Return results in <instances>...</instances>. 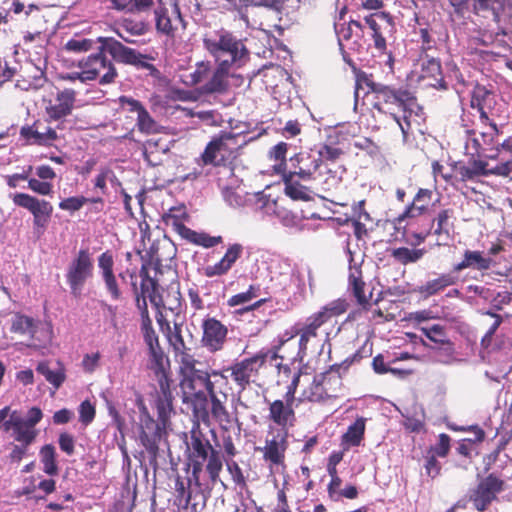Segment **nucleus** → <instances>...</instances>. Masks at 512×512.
I'll list each match as a JSON object with an SVG mask.
<instances>
[{
    "label": "nucleus",
    "mask_w": 512,
    "mask_h": 512,
    "mask_svg": "<svg viewBox=\"0 0 512 512\" xmlns=\"http://www.w3.org/2000/svg\"><path fill=\"white\" fill-rule=\"evenodd\" d=\"M155 29L157 33L174 39L186 30V22L182 17L178 4L172 7H159L154 10Z\"/></svg>",
    "instance_id": "9d476101"
},
{
    "label": "nucleus",
    "mask_w": 512,
    "mask_h": 512,
    "mask_svg": "<svg viewBox=\"0 0 512 512\" xmlns=\"http://www.w3.org/2000/svg\"><path fill=\"white\" fill-rule=\"evenodd\" d=\"M203 45L217 64L227 61V65L239 68L249 56L243 41L225 29L207 32L203 37Z\"/></svg>",
    "instance_id": "f03ea898"
},
{
    "label": "nucleus",
    "mask_w": 512,
    "mask_h": 512,
    "mask_svg": "<svg viewBox=\"0 0 512 512\" xmlns=\"http://www.w3.org/2000/svg\"><path fill=\"white\" fill-rule=\"evenodd\" d=\"M36 370L55 388H59L65 380L64 369L61 367L53 370L47 363L42 362L38 364Z\"/></svg>",
    "instance_id": "09e8293b"
},
{
    "label": "nucleus",
    "mask_w": 512,
    "mask_h": 512,
    "mask_svg": "<svg viewBox=\"0 0 512 512\" xmlns=\"http://www.w3.org/2000/svg\"><path fill=\"white\" fill-rule=\"evenodd\" d=\"M406 61V48L402 41L401 43H398V48L396 50L388 53L387 64L389 65L390 71L394 73L395 67L397 66L398 70L401 69L405 65Z\"/></svg>",
    "instance_id": "4d7b16f0"
},
{
    "label": "nucleus",
    "mask_w": 512,
    "mask_h": 512,
    "mask_svg": "<svg viewBox=\"0 0 512 512\" xmlns=\"http://www.w3.org/2000/svg\"><path fill=\"white\" fill-rule=\"evenodd\" d=\"M40 461L43 464V471L54 476L58 473V466L56 464V451L55 447L51 444L44 445L40 452Z\"/></svg>",
    "instance_id": "c03bdc74"
},
{
    "label": "nucleus",
    "mask_w": 512,
    "mask_h": 512,
    "mask_svg": "<svg viewBox=\"0 0 512 512\" xmlns=\"http://www.w3.org/2000/svg\"><path fill=\"white\" fill-rule=\"evenodd\" d=\"M304 379L307 380V385L302 391L301 399L311 402H319L333 396L330 385L340 381L338 376L324 373L317 374L311 379L306 375Z\"/></svg>",
    "instance_id": "6ab92c4d"
},
{
    "label": "nucleus",
    "mask_w": 512,
    "mask_h": 512,
    "mask_svg": "<svg viewBox=\"0 0 512 512\" xmlns=\"http://www.w3.org/2000/svg\"><path fill=\"white\" fill-rule=\"evenodd\" d=\"M188 348L183 349V351H176L175 355L178 358L180 364V373L182 376L191 374L197 370H200L196 367L198 362L194 359V357L188 352Z\"/></svg>",
    "instance_id": "6e6d98bb"
},
{
    "label": "nucleus",
    "mask_w": 512,
    "mask_h": 512,
    "mask_svg": "<svg viewBox=\"0 0 512 512\" xmlns=\"http://www.w3.org/2000/svg\"><path fill=\"white\" fill-rule=\"evenodd\" d=\"M75 102V91L64 89L56 94L54 100H49L45 111L51 120H59L72 112Z\"/></svg>",
    "instance_id": "a878e982"
},
{
    "label": "nucleus",
    "mask_w": 512,
    "mask_h": 512,
    "mask_svg": "<svg viewBox=\"0 0 512 512\" xmlns=\"http://www.w3.org/2000/svg\"><path fill=\"white\" fill-rule=\"evenodd\" d=\"M93 261L86 249H81L76 258L72 260L67 270V282L71 293L79 296L82 292L84 283L92 276Z\"/></svg>",
    "instance_id": "9b49d317"
},
{
    "label": "nucleus",
    "mask_w": 512,
    "mask_h": 512,
    "mask_svg": "<svg viewBox=\"0 0 512 512\" xmlns=\"http://www.w3.org/2000/svg\"><path fill=\"white\" fill-rule=\"evenodd\" d=\"M203 345L211 352L222 349L227 336V328L215 318H207L202 324Z\"/></svg>",
    "instance_id": "4be33fe9"
},
{
    "label": "nucleus",
    "mask_w": 512,
    "mask_h": 512,
    "mask_svg": "<svg viewBox=\"0 0 512 512\" xmlns=\"http://www.w3.org/2000/svg\"><path fill=\"white\" fill-rule=\"evenodd\" d=\"M355 106L357 109L362 101V106L372 112L374 118L382 116L383 103H384V87L381 84L375 83L367 76L359 77L356 81L354 92Z\"/></svg>",
    "instance_id": "39448f33"
},
{
    "label": "nucleus",
    "mask_w": 512,
    "mask_h": 512,
    "mask_svg": "<svg viewBox=\"0 0 512 512\" xmlns=\"http://www.w3.org/2000/svg\"><path fill=\"white\" fill-rule=\"evenodd\" d=\"M450 437L449 435L442 433L439 435L438 443L432 447L433 455L439 457H446L450 450Z\"/></svg>",
    "instance_id": "338daca9"
},
{
    "label": "nucleus",
    "mask_w": 512,
    "mask_h": 512,
    "mask_svg": "<svg viewBox=\"0 0 512 512\" xmlns=\"http://www.w3.org/2000/svg\"><path fill=\"white\" fill-rule=\"evenodd\" d=\"M20 135L28 144L39 146H50L59 138L55 128L43 126L39 122L30 126H23Z\"/></svg>",
    "instance_id": "b1692460"
},
{
    "label": "nucleus",
    "mask_w": 512,
    "mask_h": 512,
    "mask_svg": "<svg viewBox=\"0 0 512 512\" xmlns=\"http://www.w3.org/2000/svg\"><path fill=\"white\" fill-rule=\"evenodd\" d=\"M386 102L396 104L403 111L402 118L404 119L407 128L410 124L408 121L409 116L417 107L416 97L406 88L395 89L391 86H386Z\"/></svg>",
    "instance_id": "c756f323"
},
{
    "label": "nucleus",
    "mask_w": 512,
    "mask_h": 512,
    "mask_svg": "<svg viewBox=\"0 0 512 512\" xmlns=\"http://www.w3.org/2000/svg\"><path fill=\"white\" fill-rule=\"evenodd\" d=\"M158 323L174 352L187 348L182 335L183 325L181 323H174L171 326L168 321L163 319H158Z\"/></svg>",
    "instance_id": "4c0bfd02"
},
{
    "label": "nucleus",
    "mask_w": 512,
    "mask_h": 512,
    "mask_svg": "<svg viewBox=\"0 0 512 512\" xmlns=\"http://www.w3.org/2000/svg\"><path fill=\"white\" fill-rule=\"evenodd\" d=\"M16 206L28 210L33 215L34 225L44 227L53 212V206L44 199H38L26 193H16L13 198Z\"/></svg>",
    "instance_id": "a211bd4d"
},
{
    "label": "nucleus",
    "mask_w": 512,
    "mask_h": 512,
    "mask_svg": "<svg viewBox=\"0 0 512 512\" xmlns=\"http://www.w3.org/2000/svg\"><path fill=\"white\" fill-rule=\"evenodd\" d=\"M243 251L244 247L239 243L229 245L224 256L217 263L204 268L205 276L216 277L227 274L236 261L242 256Z\"/></svg>",
    "instance_id": "c85d7f7f"
},
{
    "label": "nucleus",
    "mask_w": 512,
    "mask_h": 512,
    "mask_svg": "<svg viewBox=\"0 0 512 512\" xmlns=\"http://www.w3.org/2000/svg\"><path fill=\"white\" fill-rule=\"evenodd\" d=\"M113 9L130 14H142L149 12L155 0H110Z\"/></svg>",
    "instance_id": "c9c22d12"
},
{
    "label": "nucleus",
    "mask_w": 512,
    "mask_h": 512,
    "mask_svg": "<svg viewBox=\"0 0 512 512\" xmlns=\"http://www.w3.org/2000/svg\"><path fill=\"white\" fill-rule=\"evenodd\" d=\"M211 400V413L213 417L220 423H229L230 415L225 407L227 395H209Z\"/></svg>",
    "instance_id": "49530a36"
},
{
    "label": "nucleus",
    "mask_w": 512,
    "mask_h": 512,
    "mask_svg": "<svg viewBox=\"0 0 512 512\" xmlns=\"http://www.w3.org/2000/svg\"><path fill=\"white\" fill-rule=\"evenodd\" d=\"M165 432V424L151 418L148 414L141 415L140 435L141 444L151 456V462L156 461L159 450V442Z\"/></svg>",
    "instance_id": "4468645a"
},
{
    "label": "nucleus",
    "mask_w": 512,
    "mask_h": 512,
    "mask_svg": "<svg viewBox=\"0 0 512 512\" xmlns=\"http://www.w3.org/2000/svg\"><path fill=\"white\" fill-rule=\"evenodd\" d=\"M279 2L277 0H239L236 4V10L240 19L249 25L248 8L249 7H265L268 9H277Z\"/></svg>",
    "instance_id": "79ce46f5"
},
{
    "label": "nucleus",
    "mask_w": 512,
    "mask_h": 512,
    "mask_svg": "<svg viewBox=\"0 0 512 512\" xmlns=\"http://www.w3.org/2000/svg\"><path fill=\"white\" fill-rule=\"evenodd\" d=\"M146 346L148 348L149 368L153 370L159 378L160 389L164 397L168 399L170 396L169 382L166 375V368L169 365L168 357L164 353L159 342H155Z\"/></svg>",
    "instance_id": "412c9836"
},
{
    "label": "nucleus",
    "mask_w": 512,
    "mask_h": 512,
    "mask_svg": "<svg viewBox=\"0 0 512 512\" xmlns=\"http://www.w3.org/2000/svg\"><path fill=\"white\" fill-rule=\"evenodd\" d=\"M209 373L197 370L191 374L182 376L180 388L183 393V401L191 403L196 416H206Z\"/></svg>",
    "instance_id": "7ed1b4c3"
},
{
    "label": "nucleus",
    "mask_w": 512,
    "mask_h": 512,
    "mask_svg": "<svg viewBox=\"0 0 512 512\" xmlns=\"http://www.w3.org/2000/svg\"><path fill=\"white\" fill-rule=\"evenodd\" d=\"M364 24L359 21H351L350 25L362 29L366 34L374 40L375 47L384 49V38L382 36V28L384 25V11L367 13L363 17Z\"/></svg>",
    "instance_id": "393cba45"
},
{
    "label": "nucleus",
    "mask_w": 512,
    "mask_h": 512,
    "mask_svg": "<svg viewBox=\"0 0 512 512\" xmlns=\"http://www.w3.org/2000/svg\"><path fill=\"white\" fill-rule=\"evenodd\" d=\"M300 382L301 375H295L286 392V401L275 400L269 404L268 418L278 426V429L275 431H285L288 433V429L294 425L295 412L292 408V403L294 401L296 388Z\"/></svg>",
    "instance_id": "423d86ee"
},
{
    "label": "nucleus",
    "mask_w": 512,
    "mask_h": 512,
    "mask_svg": "<svg viewBox=\"0 0 512 512\" xmlns=\"http://www.w3.org/2000/svg\"><path fill=\"white\" fill-rule=\"evenodd\" d=\"M100 353H88L85 354L82 360V368L86 373H93L99 366Z\"/></svg>",
    "instance_id": "774afa93"
},
{
    "label": "nucleus",
    "mask_w": 512,
    "mask_h": 512,
    "mask_svg": "<svg viewBox=\"0 0 512 512\" xmlns=\"http://www.w3.org/2000/svg\"><path fill=\"white\" fill-rule=\"evenodd\" d=\"M288 145L285 142H280L273 146L269 151V158L275 163L272 168L276 174H284L286 170V153Z\"/></svg>",
    "instance_id": "a18cd8bd"
},
{
    "label": "nucleus",
    "mask_w": 512,
    "mask_h": 512,
    "mask_svg": "<svg viewBox=\"0 0 512 512\" xmlns=\"http://www.w3.org/2000/svg\"><path fill=\"white\" fill-rule=\"evenodd\" d=\"M267 356V353H257L250 358H245L233 363L231 366L225 368V371L230 374V377L239 390L243 391L258 375L259 369L266 362Z\"/></svg>",
    "instance_id": "6e6552de"
},
{
    "label": "nucleus",
    "mask_w": 512,
    "mask_h": 512,
    "mask_svg": "<svg viewBox=\"0 0 512 512\" xmlns=\"http://www.w3.org/2000/svg\"><path fill=\"white\" fill-rule=\"evenodd\" d=\"M457 173L461 181L474 180L479 176L490 175L488 163L483 160H473L469 166H460L457 168Z\"/></svg>",
    "instance_id": "ea45409f"
},
{
    "label": "nucleus",
    "mask_w": 512,
    "mask_h": 512,
    "mask_svg": "<svg viewBox=\"0 0 512 512\" xmlns=\"http://www.w3.org/2000/svg\"><path fill=\"white\" fill-rule=\"evenodd\" d=\"M210 76V64L209 62H199L197 63L195 70L191 72L187 76L186 83H189L191 85H196L201 82H203L205 79H207Z\"/></svg>",
    "instance_id": "052dcab7"
},
{
    "label": "nucleus",
    "mask_w": 512,
    "mask_h": 512,
    "mask_svg": "<svg viewBox=\"0 0 512 512\" xmlns=\"http://www.w3.org/2000/svg\"><path fill=\"white\" fill-rule=\"evenodd\" d=\"M95 43L93 39L76 36L68 40L64 48L73 53H85L92 50Z\"/></svg>",
    "instance_id": "5fc2aeb1"
},
{
    "label": "nucleus",
    "mask_w": 512,
    "mask_h": 512,
    "mask_svg": "<svg viewBox=\"0 0 512 512\" xmlns=\"http://www.w3.org/2000/svg\"><path fill=\"white\" fill-rule=\"evenodd\" d=\"M137 126L139 131L146 134H153L159 130L158 124L145 108L137 114Z\"/></svg>",
    "instance_id": "13d9d810"
},
{
    "label": "nucleus",
    "mask_w": 512,
    "mask_h": 512,
    "mask_svg": "<svg viewBox=\"0 0 512 512\" xmlns=\"http://www.w3.org/2000/svg\"><path fill=\"white\" fill-rule=\"evenodd\" d=\"M348 303L345 299H336L321 308L320 311L308 317L316 325L321 327L323 324L344 314L348 309Z\"/></svg>",
    "instance_id": "473e14b6"
},
{
    "label": "nucleus",
    "mask_w": 512,
    "mask_h": 512,
    "mask_svg": "<svg viewBox=\"0 0 512 512\" xmlns=\"http://www.w3.org/2000/svg\"><path fill=\"white\" fill-rule=\"evenodd\" d=\"M234 136L230 133H225L214 138L208 143L204 152L201 154L202 162L205 165H219L223 162L230 152L229 143L234 140Z\"/></svg>",
    "instance_id": "5701e85b"
},
{
    "label": "nucleus",
    "mask_w": 512,
    "mask_h": 512,
    "mask_svg": "<svg viewBox=\"0 0 512 512\" xmlns=\"http://www.w3.org/2000/svg\"><path fill=\"white\" fill-rule=\"evenodd\" d=\"M187 217L186 207L183 205L170 208L162 216L165 225L171 227L181 237L185 233V230L189 229L184 225V221Z\"/></svg>",
    "instance_id": "e433bc0d"
},
{
    "label": "nucleus",
    "mask_w": 512,
    "mask_h": 512,
    "mask_svg": "<svg viewBox=\"0 0 512 512\" xmlns=\"http://www.w3.org/2000/svg\"><path fill=\"white\" fill-rule=\"evenodd\" d=\"M346 254L349 262L348 289L352 292L357 302L361 305L372 300V292L366 295L365 283L362 280L361 266L364 261V253L360 249L352 250L350 244H347Z\"/></svg>",
    "instance_id": "1a4fd4ad"
},
{
    "label": "nucleus",
    "mask_w": 512,
    "mask_h": 512,
    "mask_svg": "<svg viewBox=\"0 0 512 512\" xmlns=\"http://www.w3.org/2000/svg\"><path fill=\"white\" fill-rule=\"evenodd\" d=\"M493 264L494 261L489 257H485L481 251L465 250L462 261L453 266V272L458 273L468 268L486 271Z\"/></svg>",
    "instance_id": "7c9ffc66"
},
{
    "label": "nucleus",
    "mask_w": 512,
    "mask_h": 512,
    "mask_svg": "<svg viewBox=\"0 0 512 512\" xmlns=\"http://www.w3.org/2000/svg\"><path fill=\"white\" fill-rule=\"evenodd\" d=\"M190 459L207 461L206 471L212 483H216L222 470V459L220 452L215 450L210 442L199 434L191 436Z\"/></svg>",
    "instance_id": "0eeeda50"
},
{
    "label": "nucleus",
    "mask_w": 512,
    "mask_h": 512,
    "mask_svg": "<svg viewBox=\"0 0 512 512\" xmlns=\"http://www.w3.org/2000/svg\"><path fill=\"white\" fill-rule=\"evenodd\" d=\"M364 434V423L356 421L349 426L347 432L342 436V445L344 449H349L352 446H358Z\"/></svg>",
    "instance_id": "de8ad7c7"
},
{
    "label": "nucleus",
    "mask_w": 512,
    "mask_h": 512,
    "mask_svg": "<svg viewBox=\"0 0 512 512\" xmlns=\"http://www.w3.org/2000/svg\"><path fill=\"white\" fill-rule=\"evenodd\" d=\"M283 181L285 185V194L293 200H302L308 201L311 199L310 191L302 185L296 177L298 175L294 172H290L289 174H282Z\"/></svg>",
    "instance_id": "f704fd0d"
},
{
    "label": "nucleus",
    "mask_w": 512,
    "mask_h": 512,
    "mask_svg": "<svg viewBox=\"0 0 512 512\" xmlns=\"http://www.w3.org/2000/svg\"><path fill=\"white\" fill-rule=\"evenodd\" d=\"M455 211L453 208H445L440 210L433 218L432 223L436 224L434 234L437 236H450L454 229Z\"/></svg>",
    "instance_id": "58836bf2"
},
{
    "label": "nucleus",
    "mask_w": 512,
    "mask_h": 512,
    "mask_svg": "<svg viewBox=\"0 0 512 512\" xmlns=\"http://www.w3.org/2000/svg\"><path fill=\"white\" fill-rule=\"evenodd\" d=\"M272 438H267L265 445L259 448L263 452V458L269 462L270 469L284 467L285 452L288 447V433L285 431H274L272 427L269 429Z\"/></svg>",
    "instance_id": "dca6fc26"
},
{
    "label": "nucleus",
    "mask_w": 512,
    "mask_h": 512,
    "mask_svg": "<svg viewBox=\"0 0 512 512\" xmlns=\"http://www.w3.org/2000/svg\"><path fill=\"white\" fill-rule=\"evenodd\" d=\"M319 328L320 327L318 325L307 318L305 325L301 329L292 328L289 331H285L279 336L278 344L274 346V352L271 355V359H277L278 357L282 358L283 356H280L278 352L286 342L292 340L296 335H300L297 354L302 359L306 355L308 343L311 339L317 336V330Z\"/></svg>",
    "instance_id": "f3484780"
},
{
    "label": "nucleus",
    "mask_w": 512,
    "mask_h": 512,
    "mask_svg": "<svg viewBox=\"0 0 512 512\" xmlns=\"http://www.w3.org/2000/svg\"><path fill=\"white\" fill-rule=\"evenodd\" d=\"M113 264V257L108 252L102 253L98 258V266L101 270L106 288L111 294V297L117 300L120 297V290L113 274Z\"/></svg>",
    "instance_id": "72a5a7b5"
},
{
    "label": "nucleus",
    "mask_w": 512,
    "mask_h": 512,
    "mask_svg": "<svg viewBox=\"0 0 512 512\" xmlns=\"http://www.w3.org/2000/svg\"><path fill=\"white\" fill-rule=\"evenodd\" d=\"M155 286H156L155 281H153L152 279H150L148 277L141 284L142 295L137 296V298H136L137 307L140 311L141 316H142V313H144V311L148 312L146 298L148 297L151 302H154V297L152 296V292L154 291Z\"/></svg>",
    "instance_id": "603ef678"
},
{
    "label": "nucleus",
    "mask_w": 512,
    "mask_h": 512,
    "mask_svg": "<svg viewBox=\"0 0 512 512\" xmlns=\"http://www.w3.org/2000/svg\"><path fill=\"white\" fill-rule=\"evenodd\" d=\"M116 30L123 32V34L140 37L147 34L150 30V27L149 24L145 21L125 19Z\"/></svg>",
    "instance_id": "8fccbe9b"
},
{
    "label": "nucleus",
    "mask_w": 512,
    "mask_h": 512,
    "mask_svg": "<svg viewBox=\"0 0 512 512\" xmlns=\"http://www.w3.org/2000/svg\"><path fill=\"white\" fill-rule=\"evenodd\" d=\"M28 180V188L33 192L47 196L52 193L53 186L51 183L46 181H40L35 178L27 179Z\"/></svg>",
    "instance_id": "0e129e2a"
},
{
    "label": "nucleus",
    "mask_w": 512,
    "mask_h": 512,
    "mask_svg": "<svg viewBox=\"0 0 512 512\" xmlns=\"http://www.w3.org/2000/svg\"><path fill=\"white\" fill-rule=\"evenodd\" d=\"M182 238L204 248H211L222 242L221 236H210L203 232L193 231L190 228L188 230H185V233L183 234Z\"/></svg>",
    "instance_id": "37998d69"
},
{
    "label": "nucleus",
    "mask_w": 512,
    "mask_h": 512,
    "mask_svg": "<svg viewBox=\"0 0 512 512\" xmlns=\"http://www.w3.org/2000/svg\"><path fill=\"white\" fill-rule=\"evenodd\" d=\"M433 191L430 189L420 188L416 195L413 198V201L406 207L404 212L400 214L393 221H389L386 219V231L388 230V225L394 230L391 233L392 240L404 239L406 235L405 227L402 226V223L405 220H413L428 211L429 205L432 201Z\"/></svg>",
    "instance_id": "20e7f679"
},
{
    "label": "nucleus",
    "mask_w": 512,
    "mask_h": 512,
    "mask_svg": "<svg viewBox=\"0 0 512 512\" xmlns=\"http://www.w3.org/2000/svg\"><path fill=\"white\" fill-rule=\"evenodd\" d=\"M87 202H88V199L83 196L69 197V198L62 200L59 203V208L62 210L75 212V211L80 210L84 206V204Z\"/></svg>",
    "instance_id": "680f3d73"
},
{
    "label": "nucleus",
    "mask_w": 512,
    "mask_h": 512,
    "mask_svg": "<svg viewBox=\"0 0 512 512\" xmlns=\"http://www.w3.org/2000/svg\"><path fill=\"white\" fill-rule=\"evenodd\" d=\"M226 373L228 372L225 369L221 371L213 370L209 373L208 395H227L229 385Z\"/></svg>",
    "instance_id": "a19ab883"
},
{
    "label": "nucleus",
    "mask_w": 512,
    "mask_h": 512,
    "mask_svg": "<svg viewBox=\"0 0 512 512\" xmlns=\"http://www.w3.org/2000/svg\"><path fill=\"white\" fill-rule=\"evenodd\" d=\"M227 61L218 64L217 68L211 74L209 80L201 87V91L206 94L223 93L228 86L227 77L230 69L234 66L227 65Z\"/></svg>",
    "instance_id": "2f4dec72"
},
{
    "label": "nucleus",
    "mask_w": 512,
    "mask_h": 512,
    "mask_svg": "<svg viewBox=\"0 0 512 512\" xmlns=\"http://www.w3.org/2000/svg\"><path fill=\"white\" fill-rule=\"evenodd\" d=\"M97 41L102 43L99 51L89 55L78 64V67L82 70V75H84V78L88 79V81L99 78V83L102 85L110 84L115 81L118 75L117 70L112 61L105 56L104 50H106L116 62L147 70L153 68V65L148 62L153 59L152 57L125 46L115 38L99 37Z\"/></svg>",
    "instance_id": "f257e3e1"
},
{
    "label": "nucleus",
    "mask_w": 512,
    "mask_h": 512,
    "mask_svg": "<svg viewBox=\"0 0 512 512\" xmlns=\"http://www.w3.org/2000/svg\"><path fill=\"white\" fill-rule=\"evenodd\" d=\"M418 81L423 87H432L436 89H447V84L442 75L440 61L429 58L422 61L421 72Z\"/></svg>",
    "instance_id": "cd10ccee"
},
{
    "label": "nucleus",
    "mask_w": 512,
    "mask_h": 512,
    "mask_svg": "<svg viewBox=\"0 0 512 512\" xmlns=\"http://www.w3.org/2000/svg\"><path fill=\"white\" fill-rule=\"evenodd\" d=\"M4 432L8 433L14 441L23 443L24 445H31L37 435L38 430L30 427L24 422V417L16 410L9 412V418L2 424Z\"/></svg>",
    "instance_id": "aec40b11"
},
{
    "label": "nucleus",
    "mask_w": 512,
    "mask_h": 512,
    "mask_svg": "<svg viewBox=\"0 0 512 512\" xmlns=\"http://www.w3.org/2000/svg\"><path fill=\"white\" fill-rule=\"evenodd\" d=\"M486 125H489V127L491 128V132L481 133L482 144L484 147L488 148V151H492L493 145L495 143V138L500 134V130L494 121H490V123H487Z\"/></svg>",
    "instance_id": "69168bd1"
},
{
    "label": "nucleus",
    "mask_w": 512,
    "mask_h": 512,
    "mask_svg": "<svg viewBox=\"0 0 512 512\" xmlns=\"http://www.w3.org/2000/svg\"><path fill=\"white\" fill-rule=\"evenodd\" d=\"M260 288L258 286L251 285L247 291L233 295L228 300V305L235 307L238 305H245L251 302L253 299L258 297Z\"/></svg>",
    "instance_id": "bf43d9fd"
},
{
    "label": "nucleus",
    "mask_w": 512,
    "mask_h": 512,
    "mask_svg": "<svg viewBox=\"0 0 512 512\" xmlns=\"http://www.w3.org/2000/svg\"><path fill=\"white\" fill-rule=\"evenodd\" d=\"M423 249H409L401 247L392 250V256L401 264H408L417 262L424 255Z\"/></svg>",
    "instance_id": "3c124183"
},
{
    "label": "nucleus",
    "mask_w": 512,
    "mask_h": 512,
    "mask_svg": "<svg viewBox=\"0 0 512 512\" xmlns=\"http://www.w3.org/2000/svg\"><path fill=\"white\" fill-rule=\"evenodd\" d=\"M11 332L28 337L32 341L48 342L52 338V328L33 318L15 314L11 320Z\"/></svg>",
    "instance_id": "ddd939ff"
},
{
    "label": "nucleus",
    "mask_w": 512,
    "mask_h": 512,
    "mask_svg": "<svg viewBox=\"0 0 512 512\" xmlns=\"http://www.w3.org/2000/svg\"><path fill=\"white\" fill-rule=\"evenodd\" d=\"M291 161L297 169L294 173L303 181L316 179L315 174L322 164L316 151L300 152L291 158Z\"/></svg>",
    "instance_id": "bb28decb"
},
{
    "label": "nucleus",
    "mask_w": 512,
    "mask_h": 512,
    "mask_svg": "<svg viewBox=\"0 0 512 512\" xmlns=\"http://www.w3.org/2000/svg\"><path fill=\"white\" fill-rule=\"evenodd\" d=\"M497 95L485 85L476 84L471 91L470 108L479 114L482 124L490 123L497 115Z\"/></svg>",
    "instance_id": "f8f14e48"
},
{
    "label": "nucleus",
    "mask_w": 512,
    "mask_h": 512,
    "mask_svg": "<svg viewBox=\"0 0 512 512\" xmlns=\"http://www.w3.org/2000/svg\"><path fill=\"white\" fill-rule=\"evenodd\" d=\"M95 417V407L90 401H83L79 406V421L84 425L90 424Z\"/></svg>",
    "instance_id": "e2e57ef3"
},
{
    "label": "nucleus",
    "mask_w": 512,
    "mask_h": 512,
    "mask_svg": "<svg viewBox=\"0 0 512 512\" xmlns=\"http://www.w3.org/2000/svg\"><path fill=\"white\" fill-rule=\"evenodd\" d=\"M503 488L504 481L494 474H489L479 482L476 489L470 495V500L478 511L483 512L497 498V494Z\"/></svg>",
    "instance_id": "2eb2a0df"
},
{
    "label": "nucleus",
    "mask_w": 512,
    "mask_h": 512,
    "mask_svg": "<svg viewBox=\"0 0 512 512\" xmlns=\"http://www.w3.org/2000/svg\"><path fill=\"white\" fill-rule=\"evenodd\" d=\"M420 331L432 342L436 344L448 343L446 329L443 325L433 324L431 326H424Z\"/></svg>",
    "instance_id": "864d4df0"
}]
</instances>
